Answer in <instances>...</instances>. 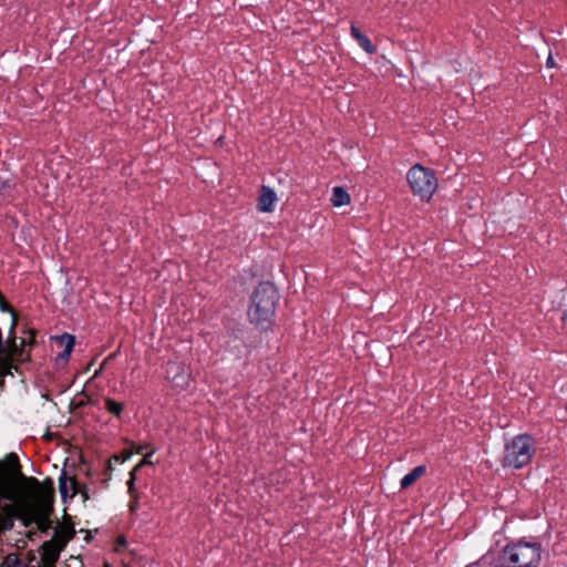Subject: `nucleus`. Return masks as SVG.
Instances as JSON below:
<instances>
[{
    "mask_svg": "<svg viewBox=\"0 0 567 567\" xmlns=\"http://www.w3.org/2000/svg\"><path fill=\"white\" fill-rule=\"evenodd\" d=\"M278 200L276 192L269 186H262L257 200V209L261 213H271L275 210Z\"/></svg>",
    "mask_w": 567,
    "mask_h": 567,
    "instance_id": "6e6552de",
    "label": "nucleus"
},
{
    "mask_svg": "<svg viewBox=\"0 0 567 567\" xmlns=\"http://www.w3.org/2000/svg\"><path fill=\"white\" fill-rule=\"evenodd\" d=\"M543 547L538 542L519 540L507 544L499 557L505 567H539Z\"/></svg>",
    "mask_w": 567,
    "mask_h": 567,
    "instance_id": "f03ea898",
    "label": "nucleus"
},
{
    "mask_svg": "<svg viewBox=\"0 0 567 567\" xmlns=\"http://www.w3.org/2000/svg\"><path fill=\"white\" fill-rule=\"evenodd\" d=\"M155 453V450L152 449L144 457L143 460L135 466L134 468V472L137 471L140 467L144 466V465H151L153 464L151 457L152 455Z\"/></svg>",
    "mask_w": 567,
    "mask_h": 567,
    "instance_id": "f3484780",
    "label": "nucleus"
},
{
    "mask_svg": "<svg viewBox=\"0 0 567 567\" xmlns=\"http://www.w3.org/2000/svg\"><path fill=\"white\" fill-rule=\"evenodd\" d=\"M466 567H487L486 563L484 560H481L476 564L468 565Z\"/></svg>",
    "mask_w": 567,
    "mask_h": 567,
    "instance_id": "4be33fe9",
    "label": "nucleus"
},
{
    "mask_svg": "<svg viewBox=\"0 0 567 567\" xmlns=\"http://www.w3.org/2000/svg\"><path fill=\"white\" fill-rule=\"evenodd\" d=\"M332 206L341 207L350 204L351 197L349 193L341 186H336L332 189V196L330 198Z\"/></svg>",
    "mask_w": 567,
    "mask_h": 567,
    "instance_id": "f8f14e48",
    "label": "nucleus"
},
{
    "mask_svg": "<svg viewBox=\"0 0 567 567\" xmlns=\"http://www.w3.org/2000/svg\"><path fill=\"white\" fill-rule=\"evenodd\" d=\"M12 527V523L11 522H7V519H4L1 515H0V530L2 529H7V528H11Z\"/></svg>",
    "mask_w": 567,
    "mask_h": 567,
    "instance_id": "aec40b11",
    "label": "nucleus"
},
{
    "mask_svg": "<svg viewBox=\"0 0 567 567\" xmlns=\"http://www.w3.org/2000/svg\"><path fill=\"white\" fill-rule=\"evenodd\" d=\"M105 409L107 412L118 417L123 411V404L109 398L105 400Z\"/></svg>",
    "mask_w": 567,
    "mask_h": 567,
    "instance_id": "2eb2a0df",
    "label": "nucleus"
},
{
    "mask_svg": "<svg viewBox=\"0 0 567 567\" xmlns=\"http://www.w3.org/2000/svg\"><path fill=\"white\" fill-rule=\"evenodd\" d=\"M51 341H53L59 348L62 349L60 353H58L55 358L56 363H68L70 360L72 350L75 346V337L70 333H63L60 336H52Z\"/></svg>",
    "mask_w": 567,
    "mask_h": 567,
    "instance_id": "0eeeda50",
    "label": "nucleus"
},
{
    "mask_svg": "<svg viewBox=\"0 0 567 567\" xmlns=\"http://www.w3.org/2000/svg\"><path fill=\"white\" fill-rule=\"evenodd\" d=\"M50 508L47 504L43 503L42 508L38 515V518L35 520L37 528L44 533L48 532L51 528L52 522L49 518Z\"/></svg>",
    "mask_w": 567,
    "mask_h": 567,
    "instance_id": "ddd939ff",
    "label": "nucleus"
},
{
    "mask_svg": "<svg viewBox=\"0 0 567 567\" xmlns=\"http://www.w3.org/2000/svg\"><path fill=\"white\" fill-rule=\"evenodd\" d=\"M136 506H137V503H136V502L132 503V504H131V509H132V511H135V509H136Z\"/></svg>",
    "mask_w": 567,
    "mask_h": 567,
    "instance_id": "393cba45",
    "label": "nucleus"
},
{
    "mask_svg": "<svg viewBox=\"0 0 567 567\" xmlns=\"http://www.w3.org/2000/svg\"><path fill=\"white\" fill-rule=\"evenodd\" d=\"M536 452V442L529 434H518L506 445L502 466L508 468H523L527 466Z\"/></svg>",
    "mask_w": 567,
    "mask_h": 567,
    "instance_id": "7ed1b4c3",
    "label": "nucleus"
},
{
    "mask_svg": "<svg viewBox=\"0 0 567 567\" xmlns=\"http://www.w3.org/2000/svg\"><path fill=\"white\" fill-rule=\"evenodd\" d=\"M134 481H135V474H134V471L131 473V478L128 480L127 482V486H128V492L131 494H133V491H134Z\"/></svg>",
    "mask_w": 567,
    "mask_h": 567,
    "instance_id": "412c9836",
    "label": "nucleus"
},
{
    "mask_svg": "<svg viewBox=\"0 0 567 567\" xmlns=\"http://www.w3.org/2000/svg\"><path fill=\"white\" fill-rule=\"evenodd\" d=\"M425 472H426V468L424 465H419V466L414 467L411 472H409L408 474H405L402 477V480L400 482L401 489H405L409 486H411L421 476H423L425 474Z\"/></svg>",
    "mask_w": 567,
    "mask_h": 567,
    "instance_id": "9b49d317",
    "label": "nucleus"
},
{
    "mask_svg": "<svg viewBox=\"0 0 567 567\" xmlns=\"http://www.w3.org/2000/svg\"><path fill=\"white\" fill-rule=\"evenodd\" d=\"M131 457V454L130 453H123L122 455H114L110 462L112 460H114L115 462H118V463H124L126 460H128Z\"/></svg>",
    "mask_w": 567,
    "mask_h": 567,
    "instance_id": "a211bd4d",
    "label": "nucleus"
},
{
    "mask_svg": "<svg viewBox=\"0 0 567 567\" xmlns=\"http://www.w3.org/2000/svg\"><path fill=\"white\" fill-rule=\"evenodd\" d=\"M166 379L175 389L185 390L189 385L190 374L182 362L171 361L166 364Z\"/></svg>",
    "mask_w": 567,
    "mask_h": 567,
    "instance_id": "423d86ee",
    "label": "nucleus"
},
{
    "mask_svg": "<svg viewBox=\"0 0 567 567\" xmlns=\"http://www.w3.org/2000/svg\"><path fill=\"white\" fill-rule=\"evenodd\" d=\"M406 182L412 194L424 203L432 199L439 186L435 172L421 164H414L406 172Z\"/></svg>",
    "mask_w": 567,
    "mask_h": 567,
    "instance_id": "20e7f679",
    "label": "nucleus"
},
{
    "mask_svg": "<svg viewBox=\"0 0 567 567\" xmlns=\"http://www.w3.org/2000/svg\"><path fill=\"white\" fill-rule=\"evenodd\" d=\"M78 482L73 477H69L65 472H62L59 477V491L63 498L66 496L73 497L78 494Z\"/></svg>",
    "mask_w": 567,
    "mask_h": 567,
    "instance_id": "1a4fd4ad",
    "label": "nucleus"
},
{
    "mask_svg": "<svg viewBox=\"0 0 567 567\" xmlns=\"http://www.w3.org/2000/svg\"><path fill=\"white\" fill-rule=\"evenodd\" d=\"M350 32L364 52H367L368 54H373L375 52V47L372 44L371 40L367 35H364L358 27L352 24L350 28Z\"/></svg>",
    "mask_w": 567,
    "mask_h": 567,
    "instance_id": "9d476101",
    "label": "nucleus"
},
{
    "mask_svg": "<svg viewBox=\"0 0 567 567\" xmlns=\"http://www.w3.org/2000/svg\"><path fill=\"white\" fill-rule=\"evenodd\" d=\"M279 293L270 282L259 284L250 298L248 319L256 326L269 323L275 316Z\"/></svg>",
    "mask_w": 567,
    "mask_h": 567,
    "instance_id": "f257e3e1",
    "label": "nucleus"
},
{
    "mask_svg": "<svg viewBox=\"0 0 567 567\" xmlns=\"http://www.w3.org/2000/svg\"><path fill=\"white\" fill-rule=\"evenodd\" d=\"M74 537V529L69 524H60L54 528L53 537L41 547V567H55L61 551Z\"/></svg>",
    "mask_w": 567,
    "mask_h": 567,
    "instance_id": "39448f33",
    "label": "nucleus"
},
{
    "mask_svg": "<svg viewBox=\"0 0 567 567\" xmlns=\"http://www.w3.org/2000/svg\"><path fill=\"white\" fill-rule=\"evenodd\" d=\"M546 64H547V66H548V68H553V66L555 65V63H554V59H553V56H551V55H549V56L547 58Z\"/></svg>",
    "mask_w": 567,
    "mask_h": 567,
    "instance_id": "5701e85b",
    "label": "nucleus"
},
{
    "mask_svg": "<svg viewBox=\"0 0 567 567\" xmlns=\"http://www.w3.org/2000/svg\"><path fill=\"white\" fill-rule=\"evenodd\" d=\"M143 449H144L143 446H138V447H137V450H136V452H137V453H141Z\"/></svg>",
    "mask_w": 567,
    "mask_h": 567,
    "instance_id": "a878e982",
    "label": "nucleus"
},
{
    "mask_svg": "<svg viewBox=\"0 0 567 567\" xmlns=\"http://www.w3.org/2000/svg\"><path fill=\"white\" fill-rule=\"evenodd\" d=\"M78 494H81L83 501H87L90 498L87 489L85 486H79L78 485Z\"/></svg>",
    "mask_w": 567,
    "mask_h": 567,
    "instance_id": "6ab92c4d",
    "label": "nucleus"
},
{
    "mask_svg": "<svg viewBox=\"0 0 567 567\" xmlns=\"http://www.w3.org/2000/svg\"><path fill=\"white\" fill-rule=\"evenodd\" d=\"M0 567H41L38 564L25 563L14 555H9L4 558Z\"/></svg>",
    "mask_w": 567,
    "mask_h": 567,
    "instance_id": "4468645a",
    "label": "nucleus"
},
{
    "mask_svg": "<svg viewBox=\"0 0 567 567\" xmlns=\"http://www.w3.org/2000/svg\"><path fill=\"white\" fill-rule=\"evenodd\" d=\"M13 187L11 181H0V195L9 196Z\"/></svg>",
    "mask_w": 567,
    "mask_h": 567,
    "instance_id": "dca6fc26",
    "label": "nucleus"
},
{
    "mask_svg": "<svg viewBox=\"0 0 567 567\" xmlns=\"http://www.w3.org/2000/svg\"><path fill=\"white\" fill-rule=\"evenodd\" d=\"M12 343H14V340L12 341ZM12 347L16 348V344H11L10 340H8V348L10 351H12Z\"/></svg>",
    "mask_w": 567,
    "mask_h": 567,
    "instance_id": "b1692460",
    "label": "nucleus"
}]
</instances>
